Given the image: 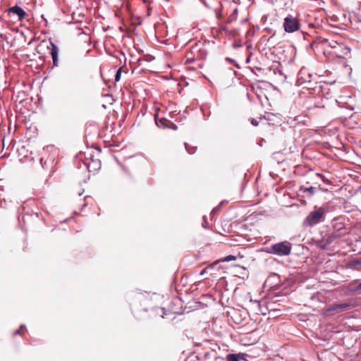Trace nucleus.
<instances>
[{
	"label": "nucleus",
	"mask_w": 361,
	"mask_h": 361,
	"mask_svg": "<svg viewBox=\"0 0 361 361\" xmlns=\"http://www.w3.org/2000/svg\"><path fill=\"white\" fill-rule=\"evenodd\" d=\"M326 209L324 207L316 208L314 211L311 212L303 221L304 226L312 227L324 219V215Z\"/></svg>",
	"instance_id": "1"
},
{
	"label": "nucleus",
	"mask_w": 361,
	"mask_h": 361,
	"mask_svg": "<svg viewBox=\"0 0 361 361\" xmlns=\"http://www.w3.org/2000/svg\"><path fill=\"white\" fill-rule=\"evenodd\" d=\"M292 250V244L288 241H282L271 245L267 248V252L277 256H288Z\"/></svg>",
	"instance_id": "2"
},
{
	"label": "nucleus",
	"mask_w": 361,
	"mask_h": 361,
	"mask_svg": "<svg viewBox=\"0 0 361 361\" xmlns=\"http://www.w3.org/2000/svg\"><path fill=\"white\" fill-rule=\"evenodd\" d=\"M283 28L288 33L295 32L300 29V23L296 18L288 15L284 19Z\"/></svg>",
	"instance_id": "3"
},
{
	"label": "nucleus",
	"mask_w": 361,
	"mask_h": 361,
	"mask_svg": "<svg viewBox=\"0 0 361 361\" xmlns=\"http://www.w3.org/2000/svg\"><path fill=\"white\" fill-rule=\"evenodd\" d=\"M84 164L90 172L95 173L101 169V161L97 159H92V156L85 158Z\"/></svg>",
	"instance_id": "4"
},
{
	"label": "nucleus",
	"mask_w": 361,
	"mask_h": 361,
	"mask_svg": "<svg viewBox=\"0 0 361 361\" xmlns=\"http://www.w3.org/2000/svg\"><path fill=\"white\" fill-rule=\"evenodd\" d=\"M338 238V234L332 233L326 238H322V239L318 241L317 244L322 249L326 250Z\"/></svg>",
	"instance_id": "5"
},
{
	"label": "nucleus",
	"mask_w": 361,
	"mask_h": 361,
	"mask_svg": "<svg viewBox=\"0 0 361 361\" xmlns=\"http://www.w3.org/2000/svg\"><path fill=\"white\" fill-rule=\"evenodd\" d=\"M312 75L307 72V70L305 68H302L299 73L298 77V85H302L306 82H309L312 80Z\"/></svg>",
	"instance_id": "6"
},
{
	"label": "nucleus",
	"mask_w": 361,
	"mask_h": 361,
	"mask_svg": "<svg viewBox=\"0 0 361 361\" xmlns=\"http://www.w3.org/2000/svg\"><path fill=\"white\" fill-rule=\"evenodd\" d=\"M361 291V281L359 280H354L351 281L346 287L345 293L348 295L359 293Z\"/></svg>",
	"instance_id": "7"
},
{
	"label": "nucleus",
	"mask_w": 361,
	"mask_h": 361,
	"mask_svg": "<svg viewBox=\"0 0 361 361\" xmlns=\"http://www.w3.org/2000/svg\"><path fill=\"white\" fill-rule=\"evenodd\" d=\"M8 15L10 16L16 15L18 17V20L21 21L23 19V8H21L17 5L11 7L8 10Z\"/></svg>",
	"instance_id": "8"
},
{
	"label": "nucleus",
	"mask_w": 361,
	"mask_h": 361,
	"mask_svg": "<svg viewBox=\"0 0 361 361\" xmlns=\"http://www.w3.org/2000/svg\"><path fill=\"white\" fill-rule=\"evenodd\" d=\"M247 355L244 353H238V354H228L226 356V361H241V360H245L246 357Z\"/></svg>",
	"instance_id": "9"
},
{
	"label": "nucleus",
	"mask_w": 361,
	"mask_h": 361,
	"mask_svg": "<svg viewBox=\"0 0 361 361\" xmlns=\"http://www.w3.org/2000/svg\"><path fill=\"white\" fill-rule=\"evenodd\" d=\"M351 307H352V305L349 302L335 304V305H331L329 307V311H336V310L343 311V310L350 309Z\"/></svg>",
	"instance_id": "10"
},
{
	"label": "nucleus",
	"mask_w": 361,
	"mask_h": 361,
	"mask_svg": "<svg viewBox=\"0 0 361 361\" xmlns=\"http://www.w3.org/2000/svg\"><path fill=\"white\" fill-rule=\"evenodd\" d=\"M50 44L51 46L50 54L53 59V64L54 66H56L58 63L59 49L57 46L53 42H51Z\"/></svg>",
	"instance_id": "11"
},
{
	"label": "nucleus",
	"mask_w": 361,
	"mask_h": 361,
	"mask_svg": "<svg viewBox=\"0 0 361 361\" xmlns=\"http://www.w3.org/2000/svg\"><path fill=\"white\" fill-rule=\"evenodd\" d=\"M154 119H155L156 125L159 128H169V126L168 125V123H171V122L169 120H167L166 118H158L157 116H155Z\"/></svg>",
	"instance_id": "12"
},
{
	"label": "nucleus",
	"mask_w": 361,
	"mask_h": 361,
	"mask_svg": "<svg viewBox=\"0 0 361 361\" xmlns=\"http://www.w3.org/2000/svg\"><path fill=\"white\" fill-rule=\"evenodd\" d=\"M357 267H361V257L354 259L347 264V267L349 269H356Z\"/></svg>",
	"instance_id": "13"
},
{
	"label": "nucleus",
	"mask_w": 361,
	"mask_h": 361,
	"mask_svg": "<svg viewBox=\"0 0 361 361\" xmlns=\"http://www.w3.org/2000/svg\"><path fill=\"white\" fill-rule=\"evenodd\" d=\"M300 190L303 192H308L310 196H312L314 195L316 192V188L310 186V187H305V186H300Z\"/></svg>",
	"instance_id": "14"
},
{
	"label": "nucleus",
	"mask_w": 361,
	"mask_h": 361,
	"mask_svg": "<svg viewBox=\"0 0 361 361\" xmlns=\"http://www.w3.org/2000/svg\"><path fill=\"white\" fill-rule=\"evenodd\" d=\"M237 15H238V8H235L233 10V13L228 17L227 20H226V22L228 23H231L232 22H233L234 20H236L237 18Z\"/></svg>",
	"instance_id": "15"
},
{
	"label": "nucleus",
	"mask_w": 361,
	"mask_h": 361,
	"mask_svg": "<svg viewBox=\"0 0 361 361\" xmlns=\"http://www.w3.org/2000/svg\"><path fill=\"white\" fill-rule=\"evenodd\" d=\"M31 132L32 134L29 135V138H30L32 136H35L37 132V128L34 127L32 128L31 127L27 129V130L25 132V135H27L28 133Z\"/></svg>",
	"instance_id": "16"
},
{
	"label": "nucleus",
	"mask_w": 361,
	"mask_h": 361,
	"mask_svg": "<svg viewBox=\"0 0 361 361\" xmlns=\"http://www.w3.org/2000/svg\"><path fill=\"white\" fill-rule=\"evenodd\" d=\"M236 259V257L233 255H228L225 257L221 261L222 262H231Z\"/></svg>",
	"instance_id": "17"
},
{
	"label": "nucleus",
	"mask_w": 361,
	"mask_h": 361,
	"mask_svg": "<svg viewBox=\"0 0 361 361\" xmlns=\"http://www.w3.org/2000/svg\"><path fill=\"white\" fill-rule=\"evenodd\" d=\"M185 148L188 151V152L190 154H192L195 152L196 147H189L187 143H185Z\"/></svg>",
	"instance_id": "18"
},
{
	"label": "nucleus",
	"mask_w": 361,
	"mask_h": 361,
	"mask_svg": "<svg viewBox=\"0 0 361 361\" xmlns=\"http://www.w3.org/2000/svg\"><path fill=\"white\" fill-rule=\"evenodd\" d=\"M121 73H122V69L120 68L119 69L117 70L116 73L115 75V80L116 82L121 79Z\"/></svg>",
	"instance_id": "19"
},
{
	"label": "nucleus",
	"mask_w": 361,
	"mask_h": 361,
	"mask_svg": "<svg viewBox=\"0 0 361 361\" xmlns=\"http://www.w3.org/2000/svg\"><path fill=\"white\" fill-rule=\"evenodd\" d=\"M24 63L28 61H32V59L30 57V56L27 54H24Z\"/></svg>",
	"instance_id": "20"
},
{
	"label": "nucleus",
	"mask_w": 361,
	"mask_h": 361,
	"mask_svg": "<svg viewBox=\"0 0 361 361\" xmlns=\"http://www.w3.org/2000/svg\"><path fill=\"white\" fill-rule=\"evenodd\" d=\"M338 44L337 42L336 41H333L331 42H329V47H332V48H334L336 47V45Z\"/></svg>",
	"instance_id": "21"
},
{
	"label": "nucleus",
	"mask_w": 361,
	"mask_h": 361,
	"mask_svg": "<svg viewBox=\"0 0 361 361\" xmlns=\"http://www.w3.org/2000/svg\"><path fill=\"white\" fill-rule=\"evenodd\" d=\"M22 329H23V325H20V327H19V329H18V330H16V331L14 332V334H15V335H16V334H19V335H20V331H21Z\"/></svg>",
	"instance_id": "22"
},
{
	"label": "nucleus",
	"mask_w": 361,
	"mask_h": 361,
	"mask_svg": "<svg viewBox=\"0 0 361 361\" xmlns=\"http://www.w3.org/2000/svg\"><path fill=\"white\" fill-rule=\"evenodd\" d=\"M219 208H220V205L218 206V207H214L212 211V214H216V212H218V211L219 210Z\"/></svg>",
	"instance_id": "23"
},
{
	"label": "nucleus",
	"mask_w": 361,
	"mask_h": 361,
	"mask_svg": "<svg viewBox=\"0 0 361 361\" xmlns=\"http://www.w3.org/2000/svg\"><path fill=\"white\" fill-rule=\"evenodd\" d=\"M251 123L254 126H257L258 125V122L256 119H252L251 121Z\"/></svg>",
	"instance_id": "24"
},
{
	"label": "nucleus",
	"mask_w": 361,
	"mask_h": 361,
	"mask_svg": "<svg viewBox=\"0 0 361 361\" xmlns=\"http://www.w3.org/2000/svg\"><path fill=\"white\" fill-rule=\"evenodd\" d=\"M170 124H171V126H169V128H171L173 130H177L178 127L176 125H175L174 123H171Z\"/></svg>",
	"instance_id": "25"
},
{
	"label": "nucleus",
	"mask_w": 361,
	"mask_h": 361,
	"mask_svg": "<svg viewBox=\"0 0 361 361\" xmlns=\"http://www.w3.org/2000/svg\"><path fill=\"white\" fill-rule=\"evenodd\" d=\"M207 268H205V269H202V270L201 271V272L200 273V274L201 276H203V275L207 272Z\"/></svg>",
	"instance_id": "26"
},
{
	"label": "nucleus",
	"mask_w": 361,
	"mask_h": 361,
	"mask_svg": "<svg viewBox=\"0 0 361 361\" xmlns=\"http://www.w3.org/2000/svg\"><path fill=\"white\" fill-rule=\"evenodd\" d=\"M32 39H30V41L28 42L27 44H28V45H30V44H32Z\"/></svg>",
	"instance_id": "27"
},
{
	"label": "nucleus",
	"mask_w": 361,
	"mask_h": 361,
	"mask_svg": "<svg viewBox=\"0 0 361 361\" xmlns=\"http://www.w3.org/2000/svg\"><path fill=\"white\" fill-rule=\"evenodd\" d=\"M202 226H203V227L207 228L206 223H204V224H202Z\"/></svg>",
	"instance_id": "28"
},
{
	"label": "nucleus",
	"mask_w": 361,
	"mask_h": 361,
	"mask_svg": "<svg viewBox=\"0 0 361 361\" xmlns=\"http://www.w3.org/2000/svg\"><path fill=\"white\" fill-rule=\"evenodd\" d=\"M202 226H203V227L207 228L206 223H204V224H202Z\"/></svg>",
	"instance_id": "29"
},
{
	"label": "nucleus",
	"mask_w": 361,
	"mask_h": 361,
	"mask_svg": "<svg viewBox=\"0 0 361 361\" xmlns=\"http://www.w3.org/2000/svg\"><path fill=\"white\" fill-rule=\"evenodd\" d=\"M23 102V100L19 101V104H20Z\"/></svg>",
	"instance_id": "30"
}]
</instances>
